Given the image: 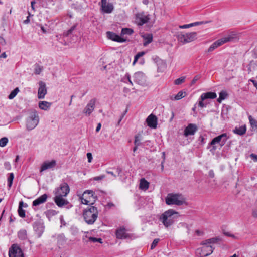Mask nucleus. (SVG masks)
<instances>
[{
  "label": "nucleus",
  "instance_id": "38",
  "mask_svg": "<svg viewBox=\"0 0 257 257\" xmlns=\"http://www.w3.org/2000/svg\"><path fill=\"white\" fill-rule=\"evenodd\" d=\"M248 119L251 126L253 127L257 128V121L254 119L251 115L249 116Z\"/></svg>",
  "mask_w": 257,
  "mask_h": 257
},
{
  "label": "nucleus",
  "instance_id": "55",
  "mask_svg": "<svg viewBox=\"0 0 257 257\" xmlns=\"http://www.w3.org/2000/svg\"><path fill=\"white\" fill-rule=\"evenodd\" d=\"M193 23H194V26H196L202 25V24H206V23H207V21H205V22H204V21H200V22H194Z\"/></svg>",
  "mask_w": 257,
  "mask_h": 257
},
{
  "label": "nucleus",
  "instance_id": "50",
  "mask_svg": "<svg viewBox=\"0 0 257 257\" xmlns=\"http://www.w3.org/2000/svg\"><path fill=\"white\" fill-rule=\"evenodd\" d=\"M200 78V76L199 75H196L193 79V80L191 81V84L193 85Z\"/></svg>",
  "mask_w": 257,
  "mask_h": 257
},
{
  "label": "nucleus",
  "instance_id": "40",
  "mask_svg": "<svg viewBox=\"0 0 257 257\" xmlns=\"http://www.w3.org/2000/svg\"><path fill=\"white\" fill-rule=\"evenodd\" d=\"M8 142V139L6 137H3L0 139V147H5Z\"/></svg>",
  "mask_w": 257,
  "mask_h": 257
},
{
  "label": "nucleus",
  "instance_id": "59",
  "mask_svg": "<svg viewBox=\"0 0 257 257\" xmlns=\"http://www.w3.org/2000/svg\"><path fill=\"white\" fill-rule=\"evenodd\" d=\"M250 158L254 161L257 162V155L254 154H251L250 155Z\"/></svg>",
  "mask_w": 257,
  "mask_h": 257
},
{
  "label": "nucleus",
  "instance_id": "29",
  "mask_svg": "<svg viewBox=\"0 0 257 257\" xmlns=\"http://www.w3.org/2000/svg\"><path fill=\"white\" fill-rule=\"evenodd\" d=\"M23 205V201H20L19 202V208L18 210L19 215L22 218H24L25 217V210L22 208Z\"/></svg>",
  "mask_w": 257,
  "mask_h": 257
},
{
  "label": "nucleus",
  "instance_id": "61",
  "mask_svg": "<svg viewBox=\"0 0 257 257\" xmlns=\"http://www.w3.org/2000/svg\"><path fill=\"white\" fill-rule=\"evenodd\" d=\"M209 176L211 177V178H213L214 177V173L213 172V171L212 170H211L209 171Z\"/></svg>",
  "mask_w": 257,
  "mask_h": 257
},
{
  "label": "nucleus",
  "instance_id": "20",
  "mask_svg": "<svg viewBox=\"0 0 257 257\" xmlns=\"http://www.w3.org/2000/svg\"><path fill=\"white\" fill-rule=\"evenodd\" d=\"M146 122L150 127L155 128L157 125V118L155 115L150 114L146 119Z\"/></svg>",
  "mask_w": 257,
  "mask_h": 257
},
{
  "label": "nucleus",
  "instance_id": "30",
  "mask_svg": "<svg viewBox=\"0 0 257 257\" xmlns=\"http://www.w3.org/2000/svg\"><path fill=\"white\" fill-rule=\"evenodd\" d=\"M149 186V182L147 180H146L144 178H142L140 180V186H139L140 189L147 190L148 189Z\"/></svg>",
  "mask_w": 257,
  "mask_h": 257
},
{
  "label": "nucleus",
  "instance_id": "64",
  "mask_svg": "<svg viewBox=\"0 0 257 257\" xmlns=\"http://www.w3.org/2000/svg\"><path fill=\"white\" fill-rule=\"evenodd\" d=\"M116 172L119 175L122 172V169L120 167H117L116 168Z\"/></svg>",
  "mask_w": 257,
  "mask_h": 257
},
{
  "label": "nucleus",
  "instance_id": "24",
  "mask_svg": "<svg viewBox=\"0 0 257 257\" xmlns=\"http://www.w3.org/2000/svg\"><path fill=\"white\" fill-rule=\"evenodd\" d=\"M216 96V94L215 92H209L202 94L200 96V99L204 100L207 99H214Z\"/></svg>",
  "mask_w": 257,
  "mask_h": 257
},
{
  "label": "nucleus",
  "instance_id": "34",
  "mask_svg": "<svg viewBox=\"0 0 257 257\" xmlns=\"http://www.w3.org/2000/svg\"><path fill=\"white\" fill-rule=\"evenodd\" d=\"M228 96L227 92L225 91L222 90L219 93V98L217 101L219 103H221L222 100H224Z\"/></svg>",
  "mask_w": 257,
  "mask_h": 257
},
{
  "label": "nucleus",
  "instance_id": "18",
  "mask_svg": "<svg viewBox=\"0 0 257 257\" xmlns=\"http://www.w3.org/2000/svg\"><path fill=\"white\" fill-rule=\"evenodd\" d=\"M106 35L107 38L112 41L120 43L126 41L125 39L121 38L120 36L115 34V33L108 31L106 33Z\"/></svg>",
  "mask_w": 257,
  "mask_h": 257
},
{
  "label": "nucleus",
  "instance_id": "36",
  "mask_svg": "<svg viewBox=\"0 0 257 257\" xmlns=\"http://www.w3.org/2000/svg\"><path fill=\"white\" fill-rule=\"evenodd\" d=\"M134 32V31L133 29L131 28H123L121 30V35H131Z\"/></svg>",
  "mask_w": 257,
  "mask_h": 257
},
{
  "label": "nucleus",
  "instance_id": "58",
  "mask_svg": "<svg viewBox=\"0 0 257 257\" xmlns=\"http://www.w3.org/2000/svg\"><path fill=\"white\" fill-rule=\"evenodd\" d=\"M203 101L204 100H202L201 99V100L199 102V103H198L199 106H200L202 108L205 107L206 106V104H205V103L203 102Z\"/></svg>",
  "mask_w": 257,
  "mask_h": 257
},
{
  "label": "nucleus",
  "instance_id": "54",
  "mask_svg": "<svg viewBox=\"0 0 257 257\" xmlns=\"http://www.w3.org/2000/svg\"><path fill=\"white\" fill-rule=\"evenodd\" d=\"M4 166H5V167L6 169L9 170H10L11 169V164L10 163V162H6L5 163H4Z\"/></svg>",
  "mask_w": 257,
  "mask_h": 257
},
{
  "label": "nucleus",
  "instance_id": "23",
  "mask_svg": "<svg viewBox=\"0 0 257 257\" xmlns=\"http://www.w3.org/2000/svg\"><path fill=\"white\" fill-rule=\"evenodd\" d=\"M48 196L46 194H44L39 197H38L36 200H34L33 202V205L35 206H37L41 204L44 203L46 201L47 198Z\"/></svg>",
  "mask_w": 257,
  "mask_h": 257
},
{
  "label": "nucleus",
  "instance_id": "11",
  "mask_svg": "<svg viewBox=\"0 0 257 257\" xmlns=\"http://www.w3.org/2000/svg\"><path fill=\"white\" fill-rule=\"evenodd\" d=\"M9 257H24V254L20 247L17 244H13L9 250Z\"/></svg>",
  "mask_w": 257,
  "mask_h": 257
},
{
  "label": "nucleus",
  "instance_id": "16",
  "mask_svg": "<svg viewBox=\"0 0 257 257\" xmlns=\"http://www.w3.org/2000/svg\"><path fill=\"white\" fill-rule=\"evenodd\" d=\"M197 130L198 127L195 124L189 123L184 130V135L185 137L194 135Z\"/></svg>",
  "mask_w": 257,
  "mask_h": 257
},
{
  "label": "nucleus",
  "instance_id": "9",
  "mask_svg": "<svg viewBox=\"0 0 257 257\" xmlns=\"http://www.w3.org/2000/svg\"><path fill=\"white\" fill-rule=\"evenodd\" d=\"M150 20V15L144 12L138 13L136 14V22L138 25L142 26L149 22Z\"/></svg>",
  "mask_w": 257,
  "mask_h": 257
},
{
  "label": "nucleus",
  "instance_id": "31",
  "mask_svg": "<svg viewBox=\"0 0 257 257\" xmlns=\"http://www.w3.org/2000/svg\"><path fill=\"white\" fill-rule=\"evenodd\" d=\"M144 42L143 43L144 46H146L152 42L153 40V36L152 34H148L144 37Z\"/></svg>",
  "mask_w": 257,
  "mask_h": 257
},
{
  "label": "nucleus",
  "instance_id": "33",
  "mask_svg": "<svg viewBox=\"0 0 257 257\" xmlns=\"http://www.w3.org/2000/svg\"><path fill=\"white\" fill-rule=\"evenodd\" d=\"M42 7L45 8L47 9H50L51 8V5L53 6L54 5V3H53V0H43L42 1Z\"/></svg>",
  "mask_w": 257,
  "mask_h": 257
},
{
  "label": "nucleus",
  "instance_id": "25",
  "mask_svg": "<svg viewBox=\"0 0 257 257\" xmlns=\"http://www.w3.org/2000/svg\"><path fill=\"white\" fill-rule=\"evenodd\" d=\"M246 131V127L245 125H241L238 127H236L233 130V132L236 134L242 136L244 135Z\"/></svg>",
  "mask_w": 257,
  "mask_h": 257
},
{
  "label": "nucleus",
  "instance_id": "22",
  "mask_svg": "<svg viewBox=\"0 0 257 257\" xmlns=\"http://www.w3.org/2000/svg\"><path fill=\"white\" fill-rule=\"evenodd\" d=\"M56 165V161L54 160L51 161H46L42 164L40 171L42 172L47 169L53 168Z\"/></svg>",
  "mask_w": 257,
  "mask_h": 257
},
{
  "label": "nucleus",
  "instance_id": "10",
  "mask_svg": "<svg viewBox=\"0 0 257 257\" xmlns=\"http://www.w3.org/2000/svg\"><path fill=\"white\" fill-rule=\"evenodd\" d=\"M227 139V134L224 133L213 138L210 143V145L212 146V149L215 150L217 149L215 146L216 144L220 143V145L222 146L225 144Z\"/></svg>",
  "mask_w": 257,
  "mask_h": 257
},
{
  "label": "nucleus",
  "instance_id": "52",
  "mask_svg": "<svg viewBox=\"0 0 257 257\" xmlns=\"http://www.w3.org/2000/svg\"><path fill=\"white\" fill-rule=\"evenodd\" d=\"M60 222H61V225L60 227H62L63 226H66V223L64 220L63 216H61L60 217Z\"/></svg>",
  "mask_w": 257,
  "mask_h": 257
},
{
  "label": "nucleus",
  "instance_id": "21",
  "mask_svg": "<svg viewBox=\"0 0 257 257\" xmlns=\"http://www.w3.org/2000/svg\"><path fill=\"white\" fill-rule=\"evenodd\" d=\"M100 7L102 12L106 14L111 13L114 9V6L111 3H106L105 4L101 5Z\"/></svg>",
  "mask_w": 257,
  "mask_h": 257
},
{
  "label": "nucleus",
  "instance_id": "45",
  "mask_svg": "<svg viewBox=\"0 0 257 257\" xmlns=\"http://www.w3.org/2000/svg\"><path fill=\"white\" fill-rule=\"evenodd\" d=\"M145 54L144 51H141L138 53L135 56V62H137L139 58L143 56Z\"/></svg>",
  "mask_w": 257,
  "mask_h": 257
},
{
  "label": "nucleus",
  "instance_id": "56",
  "mask_svg": "<svg viewBox=\"0 0 257 257\" xmlns=\"http://www.w3.org/2000/svg\"><path fill=\"white\" fill-rule=\"evenodd\" d=\"M0 44H1L2 46H4L6 44V42L5 40V39L0 36Z\"/></svg>",
  "mask_w": 257,
  "mask_h": 257
},
{
  "label": "nucleus",
  "instance_id": "53",
  "mask_svg": "<svg viewBox=\"0 0 257 257\" xmlns=\"http://www.w3.org/2000/svg\"><path fill=\"white\" fill-rule=\"evenodd\" d=\"M87 157L88 158V162L89 163L91 162L92 160L93 159L92 154L91 153H87Z\"/></svg>",
  "mask_w": 257,
  "mask_h": 257
},
{
  "label": "nucleus",
  "instance_id": "60",
  "mask_svg": "<svg viewBox=\"0 0 257 257\" xmlns=\"http://www.w3.org/2000/svg\"><path fill=\"white\" fill-rule=\"evenodd\" d=\"M252 215L254 218H257V209L253 210Z\"/></svg>",
  "mask_w": 257,
  "mask_h": 257
},
{
  "label": "nucleus",
  "instance_id": "49",
  "mask_svg": "<svg viewBox=\"0 0 257 257\" xmlns=\"http://www.w3.org/2000/svg\"><path fill=\"white\" fill-rule=\"evenodd\" d=\"M57 214V212L54 210H50L47 212V215L54 216Z\"/></svg>",
  "mask_w": 257,
  "mask_h": 257
},
{
  "label": "nucleus",
  "instance_id": "44",
  "mask_svg": "<svg viewBox=\"0 0 257 257\" xmlns=\"http://www.w3.org/2000/svg\"><path fill=\"white\" fill-rule=\"evenodd\" d=\"M89 240L90 241H92L93 242H98L99 243H102V239L101 238H96V237H90L89 238Z\"/></svg>",
  "mask_w": 257,
  "mask_h": 257
},
{
  "label": "nucleus",
  "instance_id": "32",
  "mask_svg": "<svg viewBox=\"0 0 257 257\" xmlns=\"http://www.w3.org/2000/svg\"><path fill=\"white\" fill-rule=\"evenodd\" d=\"M157 65H158V71L159 72H163L167 67L166 63L162 60L159 61Z\"/></svg>",
  "mask_w": 257,
  "mask_h": 257
},
{
  "label": "nucleus",
  "instance_id": "3",
  "mask_svg": "<svg viewBox=\"0 0 257 257\" xmlns=\"http://www.w3.org/2000/svg\"><path fill=\"white\" fill-rule=\"evenodd\" d=\"M165 202L169 205L181 206L187 204L185 198L179 193H169L165 198Z\"/></svg>",
  "mask_w": 257,
  "mask_h": 257
},
{
  "label": "nucleus",
  "instance_id": "7",
  "mask_svg": "<svg viewBox=\"0 0 257 257\" xmlns=\"http://www.w3.org/2000/svg\"><path fill=\"white\" fill-rule=\"evenodd\" d=\"M39 116L36 112H32L27 119L26 127L29 131L32 130L39 123Z\"/></svg>",
  "mask_w": 257,
  "mask_h": 257
},
{
  "label": "nucleus",
  "instance_id": "47",
  "mask_svg": "<svg viewBox=\"0 0 257 257\" xmlns=\"http://www.w3.org/2000/svg\"><path fill=\"white\" fill-rule=\"evenodd\" d=\"M76 25H73L72 27H71L70 29H69L66 33V36H68L69 35L71 34L73 32V31L76 29Z\"/></svg>",
  "mask_w": 257,
  "mask_h": 257
},
{
  "label": "nucleus",
  "instance_id": "6",
  "mask_svg": "<svg viewBox=\"0 0 257 257\" xmlns=\"http://www.w3.org/2000/svg\"><path fill=\"white\" fill-rule=\"evenodd\" d=\"M235 34L230 35L227 37L222 38L216 41L213 43H212L209 47V48L208 49V52H211L215 49H216L217 48H218V47L222 45L224 43L232 41L233 39L235 38Z\"/></svg>",
  "mask_w": 257,
  "mask_h": 257
},
{
  "label": "nucleus",
  "instance_id": "14",
  "mask_svg": "<svg viewBox=\"0 0 257 257\" xmlns=\"http://www.w3.org/2000/svg\"><path fill=\"white\" fill-rule=\"evenodd\" d=\"M96 103V99H91L83 110V113L86 115L89 116L93 111Z\"/></svg>",
  "mask_w": 257,
  "mask_h": 257
},
{
  "label": "nucleus",
  "instance_id": "62",
  "mask_svg": "<svg viewBox=\"0 0 257 257\" xmlns=\"http://www.w3.org/2000/svg\"><path fill=\"white\" fill-rule=\"evenodd\" d=\"M36 4V2L35 1H33L31 2V8H32V9L34 11H35V7H34V5Z\"/></svg>",
  "mask_w": 257,
  "mask_h": 257
},
{
  "label": "nucleus",
  "instance_id": "41",
  "mask_svg": "<svg viewBox=\"0 0 257 257\" xmlns=\"http://www.w3.org/2000/svg\"><path fill=\"white\" fill-rule=\"evenodd\" d=\"M126 80L128 81L130 84L133 85V82L131 80V77L128 73H126L125 76L122 79V81L125 83L126 82Z\"/></svg>",
  "mask_w": 257,
  "mask_h": 257
},
{
  "label": "nucleus",
  "instance_id": "37",
  "mask_svg": "<svg viewBox=\"0 0 257 257\" xmlns=\"http://www.w3.org/2000/svg\"><path fill=\"white\" fill-rule=\"evenodd\" d=\"M19 89L18 87L16 88L14 90H13L11 93L8 96V98L10 99H13L19 92Z\"/></svg>",
  "mask_w": 257,
  "mask_h": 257
},
{
  "label": "nucleus",
  "instance_id": "46",
  "mask_svg": "<svg viewBox=\"0 0 257 257\" xmlns=\"http://www.w3.org/2000/svg\"><path fill=\"white\" fill-rule=\"evenodd\" d=\"M159 240H160V239L159 238H156V239H155L153 240V241L151 245V249H154L157 246V245L158 243Z\"/></svg>",
  "mask_w": 257,
  "mask_h": 257
},
{
  "label": "nucleus",
  "instance_id": "27",
  "mask_svg": "<svg viewBox=\"0 0 257 257\" xmlns=\"http://www.w3.org/2000/svg\"><path fill=\"white\" fill-rule=\"evenodd\" d=\"M186 95L185 92H183L182 91H179L175 96H170V99L172 100H179L183 98H184Z\"/></svg>",
  "mask_w": 257,
  "mask_h": 257
},
{
  "label": "nucleus",
  "instance_id": "43",
  "mask_svg": "<svg viewBox=\"0 0 257 257\" xmlns=\"http://www.w3.org/2000/svg\"><path fill=\"white\" fill-rule=\"evenodd\" d=\"M185 78V77H181L176 79L174 81V84L175 85H180L181 84L184 82Z\"/></svg>",
  "mask_w": 257,
  "mask_h": 257
},
{
  "label": "nucleus",
  "instance_id": "28",
  "mask_svg": "<svg viewBox=\"0 0 257 257\" xmlns=\"http://www.w3.org/2000/svg\"><path fill=\"white\" fill-rule=\"evenodd\" d=\"M51 105V103L47 101H40L39 103V106L40 109L44 110L48 109Z\"/></svg>",
  "mask_w": 257,
  "mask_h": 257
},
{
  "label": "nucleus",
  "instance_id": "26",
  "mask_svg": "<svg viewBox=\"0 0 257 257\" xmlns=\"http://www.w3.org/2000/svg\"><path fill=\"white\" fill-rule=\"evenodd\" d=\"M57 244L60 247V246L63 245L65 242H66L67 239L65 236L64 234L62 233L57 235Z\"/></svg>",
  "mask_w": 257,
  "mask_h": 257
},
{
  "label": "nucleus",
  "instance_id": "57",
  "mask_svg": "<svg viewBox=\"0 0 257 257\" xmlns=\"http://www.w3.org/2000/svg\"><path fill=\"white\" fill-rule=\"evenodd\" d=\"M29 16L27 17V19L24 21V23L25 24H28L30 22V19L29 17L30 16H32L33 15H31V14L28 12Z\"/></svg>",
  "mask_w": 257,
  "mask_h": 257
},
{
  "label": "nucleus",
  "instance_id": "15",
  "mask_svg": "<svg viewBox=\"0 0 257 257\" xmlns=\"http://www.w3.org/2000/svg\"><path fill=\"white\" fill-rule=\"evenodd\" d=\"M134 81L140 85H144L146 83L145 74L141 72H137L134 74Z\"/></svg>",
  "mask_w": 257,
  "mask_h": 257
},
{
  "label": "nucleus",
  "instance_id": "48",
  "mask_svg": "<svg viewBox=\"0 0 257 257\" xmlns=\"http://www.w3.org/2000/svg\"><path fill=\"white\" fill-rule=\"evenodd\" d=\"M41 71H42V68L40 66L37 65L35 69V73L36 74H39Z\"/></svg>",
  "mask_w": 257,
  "mask_h": 257
},
{
  "label": "nucleus",
  "instance_id": "8",
  "mask_svg": "<svg viewBox=\"0 0 257 257\" xmlns=\"http://www.w3.org/2000/svg\"><path fill=\"white\" fill-rule=\"evenodd\" d=\"M197 39V33L195 32L181 34L178 36V41L180 42L186 44L192 42Z\"/></svg>",
  "mask_w": 257,
  "mask_h": 257
},
{
  "label": "nucleus",
  "instance_id": "63",
  "mask_svg": "<svg viewBox=\"0 0 257 257\" xmlns=\"http://www.w3.org/2000/svg\"><path fill=\"white\" fill-rule=\"evenodd\" d=\"M101 124L100 123H99L98 124H97V126L96 127V132H98L100 131V128H101Z\"/></svg>",
  "mask_w": 257,
  "mask_h": 257
},
{
  "label": "nucleus",
  "instance_id": "13",
  "mask_svg": "<svg viewBox=\"0 0 257 257\" xmlns=\"http://www.w3.org/2000/svg\"><path fill=\"white\" fill-rule=\"evenodd\" d=\"M116 237L119 239H125L131 238L132 235L127 232V230L124 227H120L117 228L115 231Z\"/></svg>",
  "mask_w": 257,
  "mask_h": 257
},
{
  "label": "nucleus",
  "instance_id": "19",
  "mask_svg": "<svg viewBox=\"0 0 257 257\" xmlns=\"http://www.w3.org/2000/svg\"><path fill=\"white\" fill-rule=\"evenodd\" d=\"M64 196H55L54 198V201L56 204L59 207H63L64 206L69 204L68 201L64 198Z\"/></svg>",
  "mask_w": 257,
  "mask_h": 257
},
{
  "label": "nucleus",
  "instance_id": "42",
  "mask_svg": "<svg viewBox=\"0 0 257 257\" xmlns=\"http://www.w3.org/2000/svg\"><path fill=\"white\" fill-rule=\"evenodd\" d=\"M141 138L139 136H136L135 137L134 144L136 146H140L142 143L141 142Z\"/></svg>",
  "mask_w": 257,
  "mask_h": 257
},
{
  "label": "nucleus",
  "instance_id": "35",
  "mask_svg": "<svg viewBox=\"0 0 257 257\" xmlns=\"http://www.w3.org/2000/svg\"><path fill=\"white\" fill-rule=\"evenodd\" d=\"M18 237L21 240H25L27 238V232L25 230H21L19 231Z\"/></svg>",
  "mask_w": 257,
  "mask_h": 257
},
{
  "label": "nucleus",
  "instance_id": "17",
  "mask_svg": "<svg viewBox=\"0 0 257 257\" xmlns=\"http://www.w3.org/2000/svg\"><path fill=\"white\" fill-rule=\"evenodd\" d=\"M39 87L38 91V98L39 99H43L47 93V89L46 84L42 81L39 82Z\"/></svg>",
  "mask_w": 257,
  "mask_h": 257
},
{
  "label": "nucleus",
  "instance_id": "1",
  "mask_svg": "<svg viewBox=\"0 0 257 257\" xmlns=\"http://www.w3.org/2000/svg\"><path fill=\"white\" fill-rule=\"evenodd\" d=\"M221 240V237L217 236L202 241L200 244L203 246L196 249V255L205 257L210 255L214 249V244L219 243Z\"/></svg>",
  "mask_w": 257,
  "mask_h": 257
},
{
  "label": "nucleus",
  "instance_id": "39",
  "mask_svg": "<svg viewBox=\"0 0 257 257\" xmlns=\"http://www.w3.org/2000/svg\"><path fill=\"white\" fill-rule=\"evenodd\" d=\"M14 178V174L13 173H11L9 174V177L8 178V186L9 188H10L12 186Z\"/></svg>",
  "mask_w": 257,
  "mask_h": 257
},
{
  "label": "nucleus",
  "instance_id": "4",
  "mask_svg": "<svg viewBox=\"0 0 257 257\" xmlns=\"http://www.w3.org/2000/svg\"><path fill=\"white\" fill-rule=\"evenodd\" d=\"M177 214L178 213L173 209H169L161 215L160 220L162 221L166 227H168L174 223V221L173 215Z\"/></svg>",
  "mask_w": 257,
  "mask_h": 257
},
{
  "label": "nucleus",
  "instance_id": "12",
  "mask_svg": "<svg viewBox=\"0 0 257 257\" xmlns=\"http://www.w3.org/2000/svg\"><path fill=\"white\" fill-rule=\"evenodd\" d=\"M70 191L69 185L66 183H62L54 191L55 196L66 197Z\"/></svg>",
  "mask_w": 257,
  "mask_h": 257
},
{
  "label": "nucleus",
  "instance_id": "2",
  "mask_svg": "<svg viewBox=\"0 0 257 257\" xmlns=\"http://www.w3.org/2000/svg\"><path fill=\"white\" fill-rule=\"evenodd\" d=\"M98 215L97 207L89 205L84 210L83 216L87 224H93L96 220Z\"/></svg>",
  "mask_w": 257,
  "mask_h": 257
},
{
  "label": "nucleus",
  "instance_id": "5",
  "mask_svg": "<svg viewBox=\"0 0 257 257\" xmlns=\"http://www.w3.org/2000/svg\"><path fill=\"white\" fill-rule=\"evenodd\" d=\"M97 198L94 192L91 190L85 191L80 197L82 203L86 205H93Z\"/></svg>",
  "mask_w": 257,
  "mask_h": 257
},
{
  "label": "nucleus",
  "instance_id": "51",
  "mask_svg": "<svg viewBox=\"0 0 257 257\" xmlns=\"http://www.w3.org/2000/svg\"><path fill=\"white\" fill-rule=\"evenodd\" d=\"M105 177L104 175H102L99 176L95 177L93 178V180L95 181H100L103 179Z\"/></svg>",
  "mask_w": 257,
  "mask_h": 257
}]
</instances>
